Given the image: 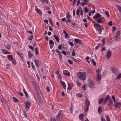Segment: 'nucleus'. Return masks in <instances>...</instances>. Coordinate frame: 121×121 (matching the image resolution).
Wrapping results in <instances>:
<instances>
[{
    "label": "nucleus",
    "mask_w": 121,
    "mask_h": 121,
    "mask_svg": "<svg viewBox=\"0 0 121 121\" xmlns=\"http://www.w3.org/2000/svg\"><path fill=\"white\" fill-rule=\"evenodd\" d=\"M33 38V36L32 35L31 36L29 37L28 38V39L29 40H31L32 38Z\"/></svg>",
    "instance_id": "58"
},
{
    "label": "nucleus",
    "mask_w": 121,
    "mask_h": 121,
    "mask_svg": "<svg viewBox=\"0 0 121 121\" xmlns=\"http://www.w3.org/2000/svg\"><path fill=\"white\" fill-rule=\"evenodd\" d=\"M88 81V85L89 87L92 88H94V84L92 80L91 79H89Z\"/></svg>",
    "instance_id": "4"
},
{
    "label": "nucleus",
    "mask_w": 121,
    "mask_h": 121,
    "mask_svg": "<svg viewBox=\"0 0 121 121\" xmlns=\"http://www.w3.org/2000/svg\"><path fill=\"white\" fill-rule=\"evenodd\" d=\"M83 115H84L83 114H80L79 116V117L80 119L82 121L83 120L82 118Z\"/></svg>",
    "instance_id": "31"
},
{
    "label": "nucleus",
    "mask_w": 121,
    "mask_h": 121,
    "mask_svg": "<svg viewBox=\"0 0 121 121\" xmlns=\"http://www.w3.org/2000/svg\"><path fill=\"white\" fill-rule=\"evenodd\" d=\"M96 71L97 74L96 78V80L97 81H99L101 78V75L99 74V72L98 69H97Z\"/></svg>",
    "instance_id": "5"
},
{
    "label": "nucleus",
    "mask_w": 121,
    "mask_h": 121,
    "mask_svg": "<svg viewBox=\"0 0 121 121\" xmlns=\"http://www.w3.org/2000/svg\"><path fill=\"white\" fill-rule=\"evenodd\" d=\"M110 98L109 95H107L105 98L102 104H104V105H105L106 103L107 102L108 100H109Z\"/></svg>",
    "instance_id": "8"
},
{
    "label": "nucleus",
    "mask_w": 121,
    "mask_h": 121,
    "mask_svg": "<svg viewBox=\"0 0 121 121\" xmlns=\"http://www.w3.org/2000/svg\"><path fill=\"white\" fill-rule=\"evenodd\" d=\"M48 20H49V22H50V24H51V25L53 27V24L52 22V20L50 17L48 18Z\"/></svg>",
    "instance_id": "33"
},
{
    "label": "nucleus",
    "mask_w": 121,
    "mask_h": 121,
    "mask_svg": "<svg viewBox=\"0 0 121 121\" xmlns=\"http://www.w3.org/2000/svg\"><path fill=\"white\" fill-rule=\"evenodd\" d=\"M89 56H87L86 58V60L87 61V62L89 63H90V61H89L88 60L89 59Z\"/></svg>",
    "instance_id": "45"
},
{
    "label": "nucleus",
    "mask_w": 121,
    "mask_h": 121,
    "mask_svg": "<svg viewBox=\"0 0 121 121\" xmlns=\"http://www.w3.org/2000/svg\"><path fill=\"white\" fill-rule=\"evenodd\" d=\"M49 43L50 45V47L51 48H52L54 45V42L52 40H50L49 42Z\"/></svg>",
    "instance_id": "15"
},
{
    "label": "nucleus",
    "mask_w": 121,
    "mask_h": 121,
    "mask_svg": "<svg viewBox=\"0 0 121 121\" xmlns=\"http://www.w3.org/2000/svg\"><path fill=\"white\" fill-rule=\"evenodd\" d=\"M113 101L112 100L111 98L110 97V99L109 100V102L108 103V106L110 107H111L113 105Z\"/></svg>",
    "instance_id": "12"
},
{
    "label": "nucleus",
    "mask_w": 121,
    "mask_h": 121,
    "mask_svg": "<svg viewBox=\"0 0 121 121\" xmlns=\"http://www.w3.org/2000/svg\"><path fill=\"white\" fill-rule=\"evenodd\" d=\"M71 22V20L70 19H68L66 21V23H67L68 22Z\"/></svg>",
    "instance_id": "59"
},
{
    "label": "nucleus",
    "mask_w": 121,
    "mask_h": 121,
    "mask_svg": "<svg viewBox=\"0 0 121 121\" xmlns=\"http://www.w3.org/2000/svg\"><path fill=\"white\" fill-rule=\"evenodd\" d=\"M31 82L34 87L35 88L36 90H38L39 89L38 86L36 84V83L33 81H32Z\"/></svg>",
    "instance_id": "10"
},
{
    "label": "nucleus",
    "mask_w": 121,
    "mask_h": 121,
    "mask_svg": "<svg viewBox=\"0 0 121 121\" xmlns=\"http://www.w3.org/2000/svg\"><path fill=\"white\" fill-rule=\"evenodd\" d=\"M63 33L65 34V37L66 38H69V36L65 30H63Z\"/></svg>",
    "instance_id": "18"
},
{
    "label": "nucleus",
    "mask_w": 121,
    "mask_h": 121,
    "mask_svg": "<svg viewBox=\"0 0 121 121\" xmlns=\"http://www.w3.org/2000/svg\"><path fill=\"white\" fill-rule=\"evenodd\" d=\"M108 24L109 26H112V22L111 21L109 22L108 23Z\"/></svg>",
    "instance_id": "51"
},
{
    "label": "nucleus",
    "mask_w": 121,
    "mask_h": 121,
    "mask_svg": "<svg viewBox=\"0 0 121 121\" xmlns=\"http://www.w3.org/2000/svg\"><path fill=\"white\" fill-rule=\"evenodd\" d=\"M1 102H2V103L4 105V104H6V102L5 100L3 97L1 98Z\"/></svg>",
    "instance_id": "22"
},
{
    "label": "nucleus",
    "mask_w": 121,
    "mask_h": 121,
    "mask_svg": "<svg viewBox=\"0 0 121 121\" xmlns=\"http://www.w3.org/2000/svg\"><path fill=\"white\" fill-rule=\"evenodd\" d=\"M100 19L102 21V22L103 23H104L105 21L104 18V17H102L100 18Z\"/></svg>",
    "instance_id": "50"
},
{
    "label": "nucleus",
    "mask_w": 121,
    "mask_h": 121,
    "mask_svg": "<svg viewBox=\"0 0 121 121\" xmlns=\"http://www.w3.org/2000/svg\"><path fill=\"white\" fill-rule=\"evenodd\" d=\"M98 112L99 114H101L102 112V108L101 107H99L98 109Z\"/></svg>",
    "instance_id": "25"
},
{
    "label": "nucleus",
    "mask_w": 121,
    "mask_h": 121,
    "mask_svg": "<svg viewBox=\"0 0 121 121\" xmlns=\"http://www.w3.org/2000/svg\"><path fill=\"white\" fill-rule=\"evenodd\" d=\"M2 51L3 52V53L4 54H10V52L7 51L6 50L4 49H2Z\"/></svg>",
    "instance_id": "21"
},
{
    "label": "nucleus",
    "mask_w": 121,
    "mask_h": 121,
    "mask_svg": "<svg viewBox=\"0 0 121 121\" xmlns=\"http://www.w3.org/2000/svg\"><path fill=\"white\" fill-rule=\"evenodd\" d=\"M117 35L118 36H119L120 34V32L119 31H118L116 32Z\"/></svg>",
    "instance_id": "55"
},
{
    "label": "nucleus",
    "mask_w": 121,
    "mask_h": 121,
    "mask_svg": "<svg viewBox=\"0 0 121 121\" xmlns=\"http://www.w3.org/2000/svg\"><path fill=\"white\" fill-rule=\"evenodd\" d=\"M101 16V15L100 14L98 13H96L95 15L93 17V18L95 19H96L97 18H100Z\"/></svg>",
    "instance_id": "11"
},
{
    "label": "nucleus",
    "mask_w": 121,
    "mask_h": 121,
    "mask_svg": "<svg viewBox=\"0 0 121 121\" xmlns=\"http://www.w3.org/2000/svg\"><path fill=\"white\" fill-rule=\"evenodd\" d=\"M62 114L61 112L59 113L56 116V119L57 121H61Z\"/></svg>",
    "instance_id": "7"
},
{
    "label": "nucleus",
    "mask_w": 121,
    "mask_h": 121,
    "mask_svg": "<svg viewBox=\"0 0 121 121\" xmlns=\"http://www.w3.org/2000/svg\"><path fill=\"white\" fill-rule=\"evenodd\" d=\"M39 103H42V101L41 98L38 99Z\"/></svg>",
    "instance_id": "63"
},
{
    "label": "nucleus",
    "mask_w": 121,
    "mask_h": 121,
    "mask_svg": "<svg viewBox=\"0 0 121 121\" xmlns=\"http://www.w3.org/2000/svg\"><path fill=\"white\" fill-rule=\"evenodd\" d=\"M121 106V102H117L115 104V107L117 108H119Z\"/></svg>",
    "instance_id": "13"
},
{
    "label": "nucleus",
    "mask_w": 121,
    "mask_h": 121,
    "mask_svg": "<svg viewBox=\"0 0 121 121\" xmlns=\"http://www.w3.org/2000/svg\"><path fill=\"white\" fill-rule=\"evenodd\" d=\"M121 78V73L119 74L117 76V79H119Z\"/></svg>",
    "instance_id": "42"
},
{
    "label": "nucleus",
    "mask_w": 121,
    "mask_h": 121,
    "mask_svg": "<svg viewBox=\"0 0 121 121\" xmlns=\"http://www.w3.org/2000/svg\"><path fill=\"white\" fill-rule=\"evenodd\" d=\"M31 66L32 67V68L34 70V69H35V67L33 63V62H32L31 63Z\"/></svg>",
    "instance_id": "60"
},
{
    "label": "nucleus",
    "mask_w": 121,
    "mask_h": 121,
    "mask_svg": "<svg viewBox=\"0 0 121 121\" xmlns=\"http://www.w3.org/2000/svg\"><path fill=\"white\" fill-rule=\"evenodd\" d=\"M29 48H30L32 50H33L34 51V49H33V47H32L31 45H29L28 46Z\"/></svg>",
    "instance_id": "57"
},
{
    "label": "nucleus",
    "mask_w": 121,
    "mask_h": 121,
    "mask_svg": "<svg viewBox=\"0 0 121 121\" xmlns=\"http://www.w3.org/2000/svg\"><path fill=\"white\" fill-rule=\"evenodd\" d=\"M77 84L78 86H80L81 85V83L77 81Z\"/></svg>",
    "instance_id": "61"
},
{
    "label": "nucleus",
    "mask_w": 121,
    "mask_h": 121,
    "mask_svg": "<svg viewBox=\"0 0 121 121\" xmlns=\"http://www.w3.org/2000/svg\"><path fill=\"white\" fill-rule=\"evenodd\" d=\"M112 72L115 74L117 75L119 72V70L114 67H112L111 69Z\"/></svg>",
    "instance_id": "6"
},
{
    "label": "nucleus",
    "mask_w": 121,
    "mask_h": 121,
    "mask_svg": "<svg viewBox=\"0 0 121 121\" xmlns=\"http://www.w3.org/2000/svg\"><path fill=\"white\" fill-rule=\"evenodd\" d=\"M61 83V85L62 86L63 88L65 89H66V85L65 83L62 80H60V81Z\"/></svg>",
    "instance_id": "20"
},
{
    "label": "nucleus",
    "mask_w": 121,
    "mask_h": 121,
    "mask_svg": "<svg viewBox=\"0 0 121 121\" xmlns=\"http://www.w3.org/2000/svg\"><path fill=\"white\" fill-rule=\"evenodd\" d=\"M35 53L36 54V55H37L38 54V52L37 51L38 49H37V48L36 47L35 48Z\"/></svg>",
    "instance_id": "47"
},
{
    "label": "nucleus",
    "mask_w": 121,
    "mask_h": 121,
    "mask_svg": "<svg viewBox=\"0 0 121 121\" xmlns=\"http://www.w3.org/2000/svg\"><path fill=\"white\" fill-rule=\"evenodd\" d=\"M87 4L86 3L84 2H81L80 3V5L82 6H83L85 5H87Z\"/></svg>",
    "instance_id": "35"
},
{
    "label": "nucleus",
    "mask_w": 121,
    "mask_h": 121,
    "mask_svg": "<svg viewBox=\"0 0 121 121\" xmlns=\"http://www.w3.org/2000/svg\"><path fill=\"white\" fill-rule=\"evenodd\" d=\"M38 91H35L36 93L37 97L38 99L41 98L40 95H39Z\"/></svg>",
    "instance_id": "28"
},
{
    "label": "nucleus",
    "mask_w": 121,
    "mask_h": 121,
    "mask_svg": "<svg viewBox=\"0 0 121 121\" xmlns=\"http://www.w3.org/2000/svg\"><path fill=\"white\" fill-rule=\"evenodd\" d=\"M68 62L69 64H70L72 65L73 64L72 61L71 60H68Z\"/></svg>",
    "instance_id": "48"
},
{
    "label": "nucleus",
    "mask_w": 121,
    "mask_h": 121,
    "mask_svg": "<svg viewBox=\"0 0 121 121\" xmlns=\"http://www.w3.org/2000/svg\"><path fill=\"white\" fill-rule=\"evenodd\" d=\"M85 73L84 72H79L77 74L78 77L82 80H85L86 78L85 76Z\"/></svg>",
    "instance_id": "2"
},
{
    "label": "nucleus",
    "mask_w": 121,
    "mask_h": 121,
    "mask_svg": "<svg viewBox=\"0 0 121 121\" xmlns=\"http://www.w3.org/2000/svg\"><path fill=\"white\" fill-rule=\"evenodd\" d=\"M85 103L86 106H85L84 111H87L88 110L89 106L90 105V103L87 98H86V100L85 102Z\"/></svg>",
    "instance_id": "3"
},
{
    "label": "nucleus",
    "mask_w": 121,
    "mask_h": 121,
    "mask_svg": "<svg viewBox=\"0 0 121 121\" xmlns=\"http://www.w3.org/2000/svg\"><path fill=\"white\" fill-rule=\"evenodd\" d=\"M25 107L26 109H28L29 108V107L30 106V103L28 102H26L25 103Z\"/></svg>",
    "instance_id": "9"
},
{
    "label": "nucleus",
    "mask_w": 121,
    "mask_h": 121,
    "mask_svg": "<svg viewBox=\"0 0 121 121\" xmlns=\"http://www.w3.org/2000/svg\"><path fill=\"white\" fill-rule=\"evenodd\" d=\"M94 26L95 28H96V30L99 34H101L102 32V30H104L102 26L98 23L94 24Z\"/></svg>",
    "instance_id": "1"
},
{
    "label": "nucleus",
    "mask_w": 121,
    "mask_h": 121,
    "mask_svg": "<svg viewBox=\"0 0 121 121\" xmlns=\"http://www.w3.org/2000/svg\"><path fill=\"white\" fill-rule=\"evenodd\" d=\"M111 55V53L109 50L108 51L106 55L108 59H109L110 58Z\"/></svg>",
    "instance_id": "14"
},
{
    "label": "nucleus",
    "mask_w": 121,
    "mask_h": 121,
    "mask_svg": "<svg viewBox=\"0 0 121 121\" xmlns=\"http://www.w3.org/2000/svg\"><path fill=\"white\" fill-rule=\"evenodd\" d=\"M72 58L73 60L77 62H80V60L79 59H75L73 57H72Z\"/></svg>",
    "instance_id": "27"
},
{
    "label": "nucleus",
    "mask_w": 121,
    "mask_h": 121,
    "mask_svg": "<svg viewBox=\"0 0 121 121\" xmlns=\"http://www.w3.org/2000/svg\"><path fill=\"white\" fill-rule=\"evenodd\" d=\"M106 120L107 121H110V119L109 116L108 115H107L106 116Z\"/></svg>",
    "instance_id": "37"
},
{
    "label": "nucleus",
    "mask_w": 121,
    "mask_h": 121,
    "mask_svg": "<svg viewBox=\"0 0 121 121\" xmlns=\"http://www.w3.org/2000/svg\"><path fill=\"white\" fill-rule=\"evenodd\" d=\"M42 2L43 3H45L47 4H48V2L47 0H42Z\"/></svg>",
    "instance_id": "36"
},
{
    "label": "nucleus",
    "mask_w": 121,
    "mask_h": 121,
    "mask_svg": "<svg viewBox=\"0 0 121 121\" xmlns=\"http://www.w3.org/2000/svg\"><path fill=\"white\" fill-rule=\"evenodd\" d=\"M34 62L37 67H39L40 66V65L39 64V60L35 59L34 60Z\"/></svg>",
    "instance_id": "16"
},
{
    "label": "nucleus",
    "mask_w": 121,
    "mask_h": 121,
    "mask_svg": "<svg viewBox=\"0 0 121 121\" xmlns=\"http://www.w3.org/2000/svg\"><path fill=\"white\" fill-rule=\"evenodd\" d=\"M12 62L13 63L14 65H15L16 64V62L14 60V59H13V58L12 60Z\"/></svg>",
    "instance_id": "62"
},
{
    "label": "nucleus",
    "mask_w": 121,
    "mask_h": 121,
    "mask_svg": "<svg viewBox=\"0 0 121 121\" xmlns=\"http://www.w3.org/2000/svg\"><path fill=\"white\" fill-rule=\"evenodd\" d=\"M63 73L65 75H67L68 76H70V73L67 70H66L63 71Z\"/></svg>",
    "instance_id": "19"
},
{
    "label": "nucleus",
    "mask_w": 121,
    "mask_h": 121,
    "mask_svg": "<svg viewBox=\"0 0 121 121\" xmlns=\"http://www.w3.org/2000/svg\"><path fill=\"white\" fill-rule=\"evenodd\" d=\"M84 11L86 13H87L88 12V10L87 9L86 7H85L84 9Z\"/></svg>",
    "instance_id": "46"
},
{
    "label": "nucleus",
    "mask_w": 121,
    "mask_h": 121,
    "mask_svg": "<svg viewBox=\"0 0 121 121\" xmlns=\"http://www.w3.org/2000/svg\"><path fill=\"white\" fill-rule=\"evenodd\" d=\"M10 45L9 44L7 45L6 46V48L8 50H9L10 49Z\"/></svg>",
    "instance_id": "39"
},
{
    "label": "nucleus",
    "mask_w": 121,
    "mask_h": 121,
    "mask_svg": "<svg viewBox=\"0 0 121 121\" xmlns=\"http://www.w3.org/2000/svg\"><path fill=\"white\" fill-rule=\"evenodd\" d=\"M72 56H75V53L74 49H73V52L72 53Z\"/></svg>",
    "instance_id": "44"
},
{
    "label": "nucleus",
    "mask_w": 121,
    "mask_h": 121,
    "mask_svg": "<svg viewBox=\"0 0 121 121\" xmlns=\"http://www.w3.org/2000/svg\"><path fill=\"white\" fill-rule=\"evenodd\" d=\"M100 45V44H98V45L96 46L95 47V50H97L98 48H99V45Z\"/></svg>",
    "instance_id": "56"
},
{
    "label": "nucleus",
    "mask_w": 121,
    "mask_h": 121,
    "mask_svg": "<svg viewBox=\"0 0 121 121\" xmlns=\"http://www.w3.org/2000/svg\"><path fill=\"white\" fill-rule=\"evenodd\" d=\"M118 36L117 35H116V36L115 37V40L117 41L118 40L119 38L118 37Z\"/></svg>",
    "instance_id": "53"
},
{
    "label": "nucleus",
    "mask_w": 121,
    "mask_h": 121,
    "mask_svg": "<svg viewBox=\"0 0 121 121\" xmlns=\"http://www.w3.org/2000/svg\"><path fill=\"white\" fill-rule=\"evenodd\" d=\"M92 62L94 66H95L96 65V63L93 59H92Z\"/></svg>",
    "instance_id": "41"
},
{
    "label": "nucleus",
    "mask_w": 121,
    "mask_h": 121,
    "mask_svg": "<svg viewBox=\"0 0 121 121\" xmlns=\"http://www.w3.org/2000/svg\"><path fill=\"white\" fill-rule=\"evenodd\" d=\"M24 112V117H23V116H22V115L21 117L24 118V117H27V115L26 114V113L24 111H23Z\"/></svg>",
    "instance_id": "43"
},
{
    "label": "nucleus",
    "mask_w": 121,
    "mask_h": 121,
    "mask_svg": "<svg viewBox=\"0 0 121 121\" xmlns=\"http://www.w3.org/2000/svg\"><path fill=\"white\" fill-rule=\"evenodd\" d=\"M35 9L36 12L38 13L39 15H42V13L41 12L40 10L36 6L35 7Z\"/></svg>",
    "instance_id": "17"
},
{
    "label": "nucleus",
    "mask_w": 121,
    "mask_h": 121,
    "mask_svg": "<svg viewBox=\"0 0 121 121\" xmlns=\"http://www.w3.org/2000/svg\"><path fill=\"white\" fill-rule=\"evenodd\" d=\"M112 31H113H113H115L116 30V28L115 26H112Z\"/></svg>",
    "instance_id": "49"
},
{
    "label": "nucleus",
    "mask_w": 121,
    "mask_h": 121,
    "mask_svg": "<svg viewBox=\"0 0 121 121\" xmlns=\"http://www.w3.org/2000/svg\"><path fill=\"white\" fill-rule=\"evenodd\" d=\"M77 96L78 97H82V95L80 93H78L77 94Z\"/></svg>",
    "instance_id": "52"
},
{
    "label": "nucleus",
    "mask_w": 121,
    "mask_h": 121,
    "mask_svg": "<svg viewBox=\"0 0 121 121\" xmlns=\"http://www.w3.org/2000/svg\"><path fill=\"white\" fill-rule=\"evenodd\" d=\"M13 99L15 102H16L18 101V100L16 98L14 97H13Z\"/></svg>",
    "instance_id": "40"
},
{
    "label": "nucleus",
    "mask_w": 121,
    "mask_h": 121,
    "mask_svg": "<svg viewBox=\"0 0 121 121\" xmlns=\"http://www.w3.org/2000/svg\"><path fill=\"white\" fill-rule=\"evenodd\" d=\"M79 9H77L76 11V14L77 15H78L79 16Z\"/></svg>",
    "instance_id": "54"
},
{
    "label": "nucleus",
    "mask_w": 121,
    "mask_h": 121,
    "mask_svg": "<svg viewBox=\"0 0 121 121\" xmlns=\"http://www.w3.org/2000/svg\"><path fill=\"white\" fill-rule=\"evenodd\" d=\"M104 100V98H102L99 99L98 101V103L99 104H101Z\"/></svg>",
    "instance_id": "34"
},
{
    "label": "nucleus",
    "mask_w": 121,
    "mask_h": 121,
    "mask_svg": "<svg viewBox=\"0 0 121 121\" xmlns=\"http://www.w3.org/2000/svg\"><path fill=\"white\" fill-rule=\"evenodd\" d=\"M28 55L30 58H31L33 56L32 54L31 53V52L30 51L28 52Z\"/></svg>",
    "instance_id": "24"
},
{
    "label": "nucleus",
    "mask_w": 121,
    "mask_h": 121,
    "mask_svg": "<svg viewBox=\"0 0 121 121\" xmlns=\"http://www.w3.org/2000/svg\"><path fill=\"white\" fill-rule=\"evenodd\" d=\"M116 6L119 12L121 13V7L119 6L116 5Z\"/></svg>",
    "instance_id": "32"
},
{
    "label": "nucleus",
    "mask_w": 121,
    "mask_h": 121,
    "mask_svg": "<svg viewBox=\"0 0 121 121\" xmlns=\"http://www.w3.org/2000/svg\"><path fill=\"white\" fill-rule=\"evenodd\" d=\"M104 13L107 16L108 18L109 17V13L107 11H105Z\"/></svg>",
    "instance_id": "38"
},
{
    "label": "nucleus",
    "mask_w": 121,
    "mask_h": 121,
    "mask_svg": "<svg viewBox=\"0 0 121 121\" xmlns=\"http://www.w3.org/2000/svg\"><path fill=\"white\" fill-rule=\"evenodd\" d=\"M50 120L51 121H56V120L54 118H51Z\"/></svg>",
    "instance_id": "64"
},
{
    "label": "nucleus",
    "mask_w": 121,
    "mask_h": 121,
    "mask_svg": "<svg viewBox=\"0 0 121 121\" xmlns=\"http://www.w3.org/2000/svg\"><path fill=\"white\" fill-rule=\"evenodd\" d=\"M95 20L98 23H103L102 22V21L101 20L100 18L98 19H95Z\"/></svg>",
    "instance_id": "29"
},
{
    "label": "nucleus",
    "mask_w": 121,
    "mask_h": 121,
    "mask_svg": "<svg viewBox=\"0 0 121 121\" xmlns=\"http://www.w3.org/2000/svg\"><path fill=\"white\" fill-rule=\"evenodd\" d=\"M74 41L75 42V43H78L80 44L81 43V40L79 39H74Z\"/></svg>",
    "instance_id": "23"
},
{
    "label": "nucleus",
    "mask_w": 121,
    "mask_h": 121,
    "mask_svg": "<svg viewBox=\"0 0 121 121\" xmlns=\"http://www.w3.org/2000/svg\"><path fill=\"white\" fill-rule=\"evenodd\" d=\"M68 89L69 90H71L72 87V85L71 84H69V83H68Z\"/></svg>",
    "instance_id": "26"
},
{
    "label": "nucleus",
    "mask_w": 121,
    "mask_h": 121,
    "mask_svg": "<svg viewBox=\"0 0 121 121\" xmlns=\"http://www.w3.org/2000/svg\"><path fill=\"white\" fill-rule=\"evenodd\" d=\"M54 37L56 40L57 41V42H59V39L58 37L55 35H54Z\"/></svg>",
    "instance_id": "30"
}]
</instances>
